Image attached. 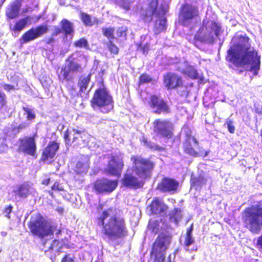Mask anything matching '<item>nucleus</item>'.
Masks as SVG:
<instances>
[{"mask_svg":"<svg viewBox=\"0 0 262 262\" xmlns=\"http://www.w3.org/2000/svg\"><path fill=\"white\" fill-rule=\"evenodd\" d=\"M247 36H234L232 39V46L228 51L230 61L235 66L243 67L257 76L260 69V57L249 43Z\"/></svg>","mask_w":262,"mask_h":262,"instance_id":"1","label":"nucleus"},{"mask_svg":"<svg viewBox=\"0 0 262 262\" xmlns=\"http://www.w3.org/2000/svg\"><path fill=\"white\" fill-rule=\"evenodd\" d=\"M99 220L102 225L103 236L109 243L113 244L117 239L126 235L127 228L125 220L119 210L113 208L104 210Z\"/></svg>","mask_w":262,"mask_h":262,"instance_id":"2","label":"nucleus"},{"mask_svg":"<svg viewBox=\"0 0 262 262\" xmlns=\"http://www.w3.org/2000/svg\"><path fill=\"white\" fill-rule=\"evenodd\" d=\"M131 160L135 164L134 171L139 178L137 177L134 173L127 172L124 174L121 182L124 186L137 189L142 186V180L140 179L149 177L154 164L150 160L140 157H133Z\"/></svg>","mask_w":262,"mask_h":262,"instance_id":"3","label":"nucleus"},{"mask_svg":"<svg viewBox=\"0 0 262 262\" xmlns=\"http://www.w3.org/2000/svg\"><path fill=\"white\" fill-rule=\"evenodd\" d=\"M242 221L244 227L250 232L259 234L262 230V201L243 211Z\"/></svg>","mask_w":262,"mask_h":262,"instance_id":"4","label":"nucleus"},{"mask_svg":"<svg viewBox=\"0 0 262 262\" xmlns=\"http://www.w3.org/2000/svg\"><path fill=\"white\" fill-rule=\"evenodd\" d=\"M221 26L214 21L203 20V26L200 28L194 38L206 43H212L215 37H219L222 34Z\"/></svg>","mask_w":262,"mask_h":262,"instance_id":"5","label":"nucleus"},{"mask_svg":"<svg viewBox=\"0 0 262 262\" xmlns=\"http://www.w3.org/2000/svg\"><path fill=\"white\" fill-rule=\"evenodd\" d=\"M56 227L54 224L48 222L40 214L32 217L29 224L31 233L40 239L52 235Z\"/></svg>","mask_w":262,"mask_h":262,"instance_id":"6","label":"nucleus"},{"mask_svg":"<svg viewBox=\"0 0 262 262\" xmlns=\"http://www.w3.org/2000/svg\"><path fill=\"white\" fill-rule=\"evenodd\" d=\"M158 0H151L148 4L142 7L139 12L140 18L145 23H150L152 18L158 15L166 14L169 9V4L162 1L158 10Z\"/></svg>","mask_w":262,"mask_h":262,"instance_id":"7","label":"nucleus"},{"mask_svg":"<svg viewBox=\"0 0 262 262\" xmlns=\"http://www.w3.org/2000/svg\"><path fill=\"white\" fill-rule=\"evenodd\" d=\"M91 104L94 108L95 107H99L100 111L104 114L108 113L113 108L112 97L104 88L96 90Z\"/></svg>","mask_w":262,"mask_h":262,"instance_id":"8","label":"nucleus"},{"mask_svg":"<svg viewBox=\"0 0 262 262\" xmlns=\"http://www.w3.org/2000/svg\"><path fill=\"white\" fill-rule=\"evenodd\" d=\"M171 237L169 235L162 233L157 237L153 244L151 254L156 258H159L162 260L165 258V254L171 243Z\"/></svg>","mask_w":262,"mask_h":262,"instance_id":"9","label":"nucleus"},{"mask_svg":"<svg viewBox=\"0 0 262 262\" xmlns=\"http://www.w3.org/2000/svg\"><path fill=\"white\" fill-rule=\"evenodd\" d=\"M180 19L185 26H189L200 21L198 8L191 4L184 5L181 9Z\"/></svg>","mask_w":262,"mask_h":262,"instance_id":"10","label":"nucleus"},{"mask_svg":"<svg viewBox=\"0 0 262 262\" xmlns=\"http://www.w3.org/2000/svg\"><path fill=\"white\" fill-rule=\"evenodd\" d=\"M82 72V68L77 58L70 56L66 61L65 66L62 69V76L66 80L75 78L78 73Z\"/></svg>","mask_w":262,"mask_h":262,"instance_id":"11","label":"nucleus"},{"mask_svg":"<svg viewBox=\"0 0 262 262\" xmlns=\"http://www.w3.org/2000/svg\"><path fill=\"white\" fill-rule=\"evenodd\" d=\"M153 126L154 132L157 136L167 139L171 137L173 126L169 121L157 119L154 121Z\"/></svg>","mask_w":262,"mask_h":262,"instance_id":"12","label":"nucleus"},{"mask_svg":"<svg viewBox=\"0 0 262 262\" xmlns=\"http://www.w3.org/2000/svg\"><path fill=\"white\" fill-rule=\"evenodd\" d=\"M36 135L32 137H25L19 140L18 150L26 154L34 156L36 152L35 137Z\"/></svg>","mask_w":262,"mask_h":262,"instance_id":"13","label":"nucleus"},{"mask_svg":"<svg viewBox=\"0 0 262 262\" xmlns=\"http://www.w3.org/2000/svg\"><path fill=\"white\" fill-rule=\"evenodd\" d=\"M123 166L122 156L121 155H113L108 162L105 171L110 175L119 176L121 173Z\"/></svg>","mask_w":262,"mask_h":262,"instance_id":"14","label":"nucleus"},{"mask_svg":"<svg viewBox=\"0 0 262 262\" xmlns=\"http://www.w3.org/2000/svg\"><path fill=\"white\" fill-rule=\"evenodd\" d=\"M49 29L47 25H40L33 28L27 31L21 37L23 43L33 40L48 32Z\"/></svg>","mask_w":262,"mask_h":262,"instance_id":"15","label":"nucleus"},{"mask_svg":"<svg viewBox=\"0 0 262 262\" xmlns=\"http://www.w3.org/2000/svg\"><path fill=\"white\" fill-rule=\"evenodd\" d=\"M149 105L153 112L156 114H160L169 112V107L167 103L156 95L151 97Z\"/></svg>","mask_w":262,"mask_h":262,"instance_id":"16","label":"nucleus"},{"mask_svg":"<svg viewBox=\"0 0 262 262\" xmlns=\"http://www.w3.org/2000/svg\"><path fill=\"white\" fill-rule=\"evenodd\" d=\"M118 185L116 181L107 179L98 180L94 185L95 190L99 193L111 192Z\"/></svg>","mask_w":262,"mask_h":262,"instance_id":"17","label":"nucleus"},{"mask_svg":"<svg viewBox=\"0 0 262 262\" xmlns=\"http://www.w3.org/2000/svg\"><path fill=\"white\" fill-rule=\"evenodd\" d=\"M198 146V142L195 138H190L188 139H185L183 144V148L185 152L190 156L193 157H198L203 156V157H206L208 155L207 151H204V155L203 152L200 151L198 153L196 151L195 148H197Z\"/></svg>","mask_w":262,"mask_h":262,"instance_id":"18","label":"nucleus"},{"mask_svg":"<svg viewBox=\"0 0 262 262\" xmlns=\"http://www.w3.org/2000/svg\"><path fill=\"white\" fill-rule=\"evenodd\" d=\"M182 77L173 73H168L164 77V83L167 89H174L182 84Z\"/></svg>","mask_w":262,"mask_h":262,"instance_id":"19","label":"nucleus"},{"mask_svg":"<svg viewBox=\"0 0 262 262\" xmlns=\"http://www.w3.org/2000/svg\"><path fill=\"white\" fill-rule=\"evenodd\" d=\"M179 183L171 178H164L158 185V188L163 192L175 191L178 187Z\"/></svg>","mask_w":262,"mask_h":262,"instance_id":"20","label":"nucleus"},{"mask_svg":"<svg viewBox=\"0 0 262 262\" xmlns=\"http://www.w3.org/2000/svg\"><path fill=\"white\" fill-rule=\"evenodd\" d=\"M58 149L59 145L57 143L50 142L42 152L41 160L43 161H48L52 159L55 156Z\"/></svg>","mask_w":262,"mask_h":262,"instance_id":"21","label":"nucleus"},{"mask_svg":"<svg viewBox=\"0 0 262 262\" xmlns=\"http://www.w3.org/2000/svg\"><path fill=\"white\" fill-rule=\"evenodd\" d=\"M33 188L28 184L25 183L16 186L13 190L15 198H26L30 193H32Z\"/></svg>","mask_w":262,"mask_h":262,"instance_id":"22","label":"nucleus"},{"mask_svg":"<svg viewBox=\"0 0 262 262\" xmlns=\"http://www.w3.org/2000/svg\"><path fill=\"white\" fill-rule=\"evenodd\" d=\"M150 207L153 214L160 216H164L166 214L167 210V206L158 200L153 201Z\"/></svg>","mask_w":262,"mask_h":262,"instance_id":"23","label":"nucleus"},{"mask_svg":"<svg viewBox=\"0 0 262 262\" xmlns=\"http://www.w3.org/2000/svg\"><path fill=\"white\" fill-rule=\"evenodd\" d=\"M165 14L158 15L156 18L154 25V32L155 34H158L166 29V19L165 17Z\"/></svg>","mask_w":262,"mask_h":262,"instance_id":"24","label":"nucleus"},{"mask_svg":"<svg viewBox=\"0 0 262 262\" xmlns=\"http://www.w3.org/2000/svg\"><path fill=\"white\" fill-rule=\"evenodd\" d=\"M192 230H193V225H191L190 227H189L187 229V232L186 234V236L185 237V241L184 242V245L185 246V249L187 251H196V248L195 247H193L191 249L189 248V247L192 245L194 243V239L192 237Z\"/></svg>","mask_w":262,"mask_h":262,"instance_id":"25","label":"nucleus"},{"mask_svg":"<svg viewBox=\"0 0 262 262\" xmlns=\"http://www.w3.org/2000/svg\"><path fill=\"white\" fill-rule=\"evenodd\" d=\"M20 4L18 2L13 3L7 10L6 15L10 19L16 17L19 12Z\"/></svg>","mask_w":262,"mask_h":262,"instance_id":"26","label":"nucleus"},{"mask_svg":"<svg viewBox=\"0 0 262 262\" xmlns=\"http://www.w3.org/2000/svg\"><path fill=\"white\" fill-rule=\"evenodd\" d=\"M91 75L89 74L87 76H81L78 81V86L80 88L81 92L87 94L90 90L87 91L88 86L90 82Z\"/></svg>","mask_w":262,"mask_h":262,"instance_id":"27","label":"nucleus"},{"mask_svg":"<svg viewBox=\"0 0 262 262\" xmlns=\"http://www.w3.org/2000/svg\"><path fill=\"white\" fill-rule=\"evenodd\" d=\"M63 32L66 36L71 35L74 32L73 24L69 20L63 19L60 23Z\"/></svg>","mask_w":262,"mask_h":262,"instance_id":"28","label":"nucleus"},{"mask_svg":"<svg viewBox=\"0 0 262 262\" xmlns=\"http://www.w3.org/2000/svg\"><path fill=\"white\" fill-rule=\"evenodd\" d=\"M182 217L181 210L178 208H175L169 213V219L171 223H173L176 225L181 220Z\"/></svg>","mask_w":262,"mask_h":262,"instance_id":"29","label":"nucleus"},{"mask_svg":"<svg viewBox=\"0 0 262 262\" xmlns=\"http://www.w3.org/2000/svg\"><path fill=\"white\" fill-rule=\"evenodd\" d=\"M31 20V18L30 16H27L25 18H21L17 21L13 28L12 29L13 31L20 32L28 24V23Z\"/></svg>","mask_w":262,"mask_h":262,"instance_id":"30","label":"nucleus"},{"mask_svg":"<svg viewBox=\"0 0 262 262\" xmlns=\"http://www.w3.org/2000/svg\"><path fill=\"white\" fill-rule=\"evenodd\" d=\"M89 168V164L87 161L84 162L78 161L75 167V171L77 173H86Z\"/></svg>","mask_w":262,"mask_h":262,"instance_id":"31","label":"nucleus"},{"mask_svg":"<svg viewBox=\"0 0 262 262\" xmlns=\"http://www.w3.org/2000/svg\"><path fill=\"white\" fill-rule=\"evenodd\" d=\"M211 179L208 176H200L196 179H193V184L198 187H202L205 185L208 181H210Z\"/></svg>","mask_w":262,"mask_h":262,"instance_id":"32","label":"nucleus"},{"mask_svg":"<svg viewBox=\"0 0 262 262\" xmlns=\"http://www.w3.org/2000/svg\"><path fill=\"white\" fill-rule=\"evenodd\" d=\"M81 18L84 24L88 26H93L96 21H98L96 18L94 17L93 19H92V18L90 15L85 13H81Z\"/></svg>","mask_w":262,"mask_h":262,"instance_id":"33","label":"nucleus"},{"mask_svg":"<svg viewBox=\"0 0 262 262\" xmlns=\"http://www.w3.org/2000/svg\"><path fill=\"white\" fill-rule=\"evenodd\" d=\"M143 143L145 146H147V147L151 149L157 150L158 151H161L164 150V147L160 146L159 145H157V144L154 142L148 141L146 139H143Z\"/></svg>","mask_w":262,"mask_h":262,"instance_id":"34","label":"nucleus"},{"mask_svg":"<svg viewBox=\"0 0 262 262\" xmlns=\"http://www.w3.org/2000/svg\"><path fill=\"white\" fill-rule=\"evenodd\" d=\"M74 45L75 47L84 48L89 49V44L88 40L84 38H81L80 39L74 42Z\"/></svg>","mask_w":262,"mask_h":262,"instance_id":"35","label":"nucleus"},{"mask_svg":"<svg viewBox=\"0 0 262 262\" xmlns=\"http://www.w3.org/2000/svg\"><path fill=\"white\" fill-rule=\"evenodd\" d=\"M29 124L27 122L21 123L17 127H14L12 130L11 133L6 132V134L9 136L15 135V134L20 132L22 129L26 128L29 126Z\"/></svg>","mask_w":262,"mask_h":262,"instance_id":"36","label":"nucleus"},{"mask_svg":"<svg viewBox=\"0 0 262 262\" xmlns=\"http://www.w3.org/2000/svg\"><path fill=\"white\" fill-rule=\"evenodd\" d=\"M177 89L178 93L181 96L187 97L188 94V86L183 84V81L180 85H178Z\"/></svg>","mask_w":262,"mask_h":262,"instance_id":"37","label":"nucleus"},{"mask_svg":"<svg viewBox=\"0 0 262 262\" xmlns=\"http://www.w3.org/2000/svg\"><path fill=\"white\" fill-rule=\"evenodd\" d=\"M23 110L25 111V114L27 115V120L32 121L35 118V114L34 110L32 108L28 107H23Z\"/></svg>","mask_w":262,"mask_h":262,"instance_id":"38","label":"nucleus"},{"mask_svg":"<svg viewBox=\"0 0 262 262\" xmlns=\"http://www.w3.org/2000/svg\"><path fill=\"white\" fill-rule=\"evenodd\" d=\"M184 73L192 79H197L198 77L196 70L192 67L187 68Z\"/></svg>","mask_w":262,"mask_h":262,"instance_id":"39","label":"nucleus"},{"mask_svg":"<svg viewBox=\"0 0 262 262\" xmlns=\"http://www.w3.org/2000/svg\"><path fill=\"white\" fill-rule=\"evenodd\" d=\"M114 29L113 28H102V32L103 35L110 40H111V39L114 38Z\"/></svg>","mask_w":262,"mask_h":262,"instance_id":"40","label":"nucleus"},{"mask_svg":"<svg viewBox=\"0 0 262 262\" xmlns=\"http://www.w3.org/2000/svg\"><path fill=\"white\" fill-rule=\"evenodd\" d=\"M107 48L109 51L113 54H117L118 53L119 49L113 43L111 40H109L108 42L106 43Z\"/></svg>","mask_w":262,"mask_h":262,"instance_id":"41","label":"nucleus"},{"mask_svg":"<svg viewBox=\"0 0 262 262\" xmlns=\"http://www.w3.org/2000/svg\"><path fill=\"white\" fill-rule=\"evenodd\" d=\"M60 248V243L58 240L55 239L52 241L49 249L52 251H58Z\"/></svg>","mask_w":262,"mask_h":262,"instance_id":"42","label":"nucleus"},{"mask_svg":"<svg viewBox=\"0 0 262 262\" xmlns=\"http://www.w3.org/2000/svg\"><path fill=\"white\" fill-rule=\"evenodd\" d=\"M225 125H227L228 131L233 134L235 132V127L233 125V122L230 118H228L226 120Z\"/></svg>","mask_w":262,"mask_h":262,"instance_id":"43","label":"nucleus"},{"mask_svg":"<svg viewBox=\"0 0 262 262\" xmlns=\"http://www.w3.org/2000/svg\"><path fill=\"white\" fill-rule=\"evenodd\" d=\"M152 79L150 76L146 74H143L140 77V84L146 83L150 82Z\"/></svg>","mask_w":262,"mask_h":262,"instance_id":"44","label":"nucleus"},{"mask_svg":"<svg viewBox=\"0 0 262 262\" xmlns=\"http://www.w3.org/2000/svg\"><path fill=\"white\" fill-rule=\"evenodd\" d=\"M83 133V132L81 130H78L77 129H73L70 134L73 137V140L75 141L79 137L82 138L81 135Z\"/></svg>","mask_w":262,"mask_h":262,"instance_id":"45","label":"nucleus"},{"mask_svg":"<svg viewBox=\"0 0 262 262\" xmlns=\"http://www.w3.org/2000/svg\"><path fill=\"white\" fill-rule=\"evenodd\" d=\"M127 29L126 27H121L119 28L117 31V36L119 37H125Z\"/></svg>","mask_w":262,"mask_h":262,"instance_id":"46","label":"nucleus"},{"mask_svg":"<svg viewBox=\"0 0 262 262\" xmlns=\"http://www.w3.org/2000/svg\"><path fill=\"white\" fill-rule=\"evenodd\" d=\"M183 133L184 134L186 137L185 139H188L190 138H194L193 136L191 135V130L188 128L187 127H184L182 129Z\"/></svg>","mask_w":262,"mask_h":262,"instance_id":"47","label":"nucleus"},{"mask_svg":"<svg viewBox=\"0 0 262 262\" xmlns=\"http://www.w3.org/2000/svg\"><path fill=\"white\" fill-rule=\"evenodd\" d=\"M6 97L5 94L0 91V108L6 104Z\"/></svg>","mask_w":262,"mask_h":262,"instance_id":"48","label":"nucleus"},{"mask_svg":"<svg viewBox=\"0 0 262 262\" xmlns=\"http://www.w3.org/2000/svg\"><path fill=\"white\" fill-rule=\"evenodd\" d=\"M51 188L53 190L62 191L63 190L62 186L57 182H55Z\"/></svg>","mask_w":262,"mask_h":262,"instance_id":"49","label":"nucleus"},{"mask_svg":"<svg viewBox=\"0 0 262 262\" xmlns=\"http://www.w3.org/2000/svg\"><path fill=\"white\" fill-rule=\"evenodd\" d=\"M12 208H13L12 206H11L10 205L6 207L3 212L4 215L5 216L7 217L8 218H10L9 214L11 212Z\"/></svg>","mask_w":262,"mask_h":262,"instance_id":"50","label":"nucleus"},{"mask_svg":"<svg viewBox=\"0 0 262 262\" xmlns=\"http://www.w3.org/2000/svg\"><path fill=\"white\" fill-rule=\"evenodd\" d=\"M63 33L62 29L59 28H56L54 29L53 32L52 33V36H56L60 33Z\"/></svg>","mask_w":262,"mask_h":262,"instance_id":"51","label":"nucleus"},{"mask_svg":"<svg viewBox=\"0 0 262 262\" xmlns=\"http://www.w3.org/2000/svg\"><path fill=\"white\" fill-rule=\"evenodd\" d=\"M256 246L258 249H262V234L257 238Z\"/></svg>","mask_w":262,"mask_h":262,"instance_id":"52","label":"nucleus"},{"mask_svg":"<svg viewBox=\"0 0 262 262\" xmlns=\"http://www.w3.org/2000/svg\"><path fill=\"white\" fill-rule=\"evenodd\" d=\"M61 262H75V261L68 255H66L62 259Z\"/></svg>","mask_w":262,"mask_h":262,"instance_id":"53","label":"nucleus"},{"mask_svg":"<svg viewBox=\"0 0 262 262\" xmlns=\"http://www.w3.org/2000/svg\"><path fill=\"white\" fill-rule=\"evenodd\" d=\"M97 117L96 116H94L92 118V121H93L95 124H100L102 122V119H97Z\"/></svg>","mask_w":262,"mask_h":262,"instance_id":"54","label":"nucleus"},{"mask_svg":"<svg viewBox=\"0 0 262 262\" xmlns=\"http://www.w3.org/2000/svg\"><path fill=\"white\" fill-rule=\"evenodd\" d=\"M139 49L142 50L143 53L147 52L148 50V47L147 45H145L142 47L141 45L140 46Z\"/></svg>","mask_w":262,"mask_h":262,"instance_id":"55","label":"nucleus"},{"mask_svg":"<svg viewBox=\"0 0 262 262\" xmlns=\"http://www.w3.org/2000/svg\"><path fill=\"white\" fill-rule=\"evenodd\" d=\"M4 88L6 90L10 91L13 89V86L11 85L6 84L4 85Z\"/></svg>","mask_w":262,"mask_h":262,"instance_id":"56","label":"nucleus"},{"mask_svg":"<svg viewBox=\"0 0 262 262\" xmlns=\"http://www.w3.org/2000/svg\"><path fill=\"white\" fill-rule=\"evenodd\" d=\"M54 36H52L49 38H48L47 40V43L48 44H50L51 42H53L55 41V39L53 37Z\"/></svg>","mask_w":262,"mask_h":262,"instance_id":"57","label":"nucleus"},{"mask_svg":"<svg viewBox=\"0 0 262 262\" xmlns=\"http://www.w3.org/2000/svg\"><path fill=\"white\" fill-rule=\"evenodd\" d=\"M50 179H47L44 180L42 181V184L44 185H48L50 183Z\"/></svg>","mask_w":262,"mask_h":262,"instance_id":"58","label":"nucleus"},{"mask_svg":"<svg viewBox=\"0 0 262 262\" xmlns=\"http://www.w3.org/2000/svg\"><path fill=\"white\" fill-rule=\"evenodd\" d=\"M64 139L66 140H70L69 134L68 132L64 133Z\"/></svg>","mask_w":262,"mask_h":262,"instance_id":"59","label":"nucleus"},{"mask_svg":"<svg viewBox=\"0 0 262 262\" xmlns=\"http://www.w3.org/2000/svg\"><path fill=\"white\" fill-rule=\"evenodd\" d=\"M162 1H165V3H168V4H169V3L171 2V0H163Z\"/></svg>","mask_w":262,"mask_h":262,"instance_id":"60","label":"nucleus"},{"mask_svg":"<svg viewBox=\"0 0 262 262\" xmlns=\"http://www.w3.org/2000/svg\"><path fill=\"white\" fill-rule=\"evenodd\" d=\"M49 194H50V195H51L52 196H53V192H52V191H49Z\"/></svg>","mask_w":262,"mask_h":262,"instance_id":"61","label":"nucleus"},{"mask_svg":"<svg viewBox=\"0 0 262 262\" xmlns=\"http://www.w3.org/2000/svg\"><path fill=\"white\" fill-rule=\"evenodd\" d=\"M156 259L158 260V262H160L161 261H163V260H162V259H160L159 258H156Z\"/></svg>","mask_w":262,"mask_h":262,"instance_id":"62","label":"nucleus"},{"mask_svg":"<svg viewBox=\"0 0 262 262\" xmlns=\"http://www.w3.org/2000/svg\"><path fill=\"white\" fill-rule=\"evenodd\" d=\"M125 8L126 9H127H127H129V6H128V5H127L126 6H125Z\"/></svg>","mask_w":262,"mask_h":262,"instance_id":"63","label":"nucleus"},{"mask_svg":"<svg viewBox=\"0 0 262 262\" xmlns=\"http://www.w3.org/2000/svg\"><path fill=\"white\" fill-rule=\"evenodd\" d=\"M170 256H171V255H170L169 256V257H168V258H169V262H171V261H170Z\"/></svg>","mask_w":262,"mask_h":262,"instance_id":"64","label":"nucleus"}]
</instances>
